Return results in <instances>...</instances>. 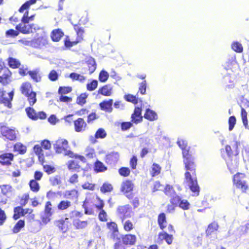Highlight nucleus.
<instances>
[{
	"mask_svg": "<svg viewBox=\"0 0 249 249\" xmlns=\"http://www.w3.org/2000/svg\"><path fill=\"white\" fill-rule=\"evenodd\" d=\"M171 202L173 205L178 204L179 207L183 210H188L190 207L189 202L186 199H181L180 196H176L171 199Z\"/></svg>",
	"mask_w": 249,
	"mask_h": 249,
	"instance_id": "nucleus-7",
	"label": "nucleus"
},
{
	"mask_svg": "<svg viewBox=\"0 0 249 249\" xmlns=\"http://www.w3.org/2000/svg\"><path fill=\"white\" fill-rule=\"evenodd\" d=\"M107 135L106 132L103 128H99L96 132L95 136L96 138L103 139L106 137Z\"/></svg>",
	"mask_w": 249,
	"mask_h": 249,
	"instance_id": "nucleus-60",
	"label": "nucleus"
},
{
	"mask_svg": "<svg viewBox=\"0 0 249 249\" xmlns=\"http://www.w3.org/2000/svg\"><path fill=\"white\" fill-rule=\"evenodd\" d=\"M132 123L130 122H123L121 124V129L123 131H125L132 126Z\"/></svg>",
	"mask_w": 249,
	"mask_h": 249,
	"instance_id": "nucleus-64",
	"label": "nucleus"
},
{
	"mask_svg": "<svg viewBox=\"0 0 249 249\" xmlns=\"http://www.w3.org/2000/svg\"><path fill=\"white\" fill-rule=\"evenodd\" d=\"M90 73H93L96 69V62L94 58L90 57L87 61Z\"/></svg>",
	"mask_w": 249,
	"mask_h": 249,
	"instance_id": "nucleus-34",
	"label": "nucleus"
},
{
	"mask_svg": "<svg viewBox=\"0 0 249 249\" xmlns=\"http://www.w3.org/2000/svg\"><path fill=\"white\" fill-rule=\"evenodd\" d=\"M112 104L113 100L109 99L107 101H104L100 103L99 106L102 110L110 113L113 110L112 107Z\"/></svg>",
	"mask_w": 249,
	"mask_h": 249,
	"instance_id": "nucleus-15",
	"label": "nucleus"
},
{
	"mask_svg": "<svg viewBox=\"0 0 249 249\" xmlns=\"http://www.w3.org/2000/svg\"><path fill=\"white\" fill-rule=\"evenodd\" d=\"M8 63L9 66L13 68H18L20 65L19 62L18 60L12 57H10L9 58Z\"/></svg>",
	"mask_w": 249,
	"mask_h": 249,
	"instance_id": "nucleus-49",
	"label": "nucleus"
},
{
	"mask_svg": "<svg viewBox=\"0 0 249 249\" xmlns=\"http://www.w3.org/2000/svg\"><path fill=\"white\" fill-rule=\"evenodd\" d=\"M24 225H25V222H24V220H19L16 223V224L15 225V226L13 229V232L15 233H17L18 232L20 231L21 228L24 227Z\"/></svg>",
	"mask_w": 249,
	"mask_h": 249,
	"instance_id": "nucleus-40",
	"label": "nucleus"
},
{
	"mask_svg": "<svg viewBox=\"0 0 249 249\" xmlns=\"http://www.w3.org/2000/svg\"><path fill=\"white\" fill-rule=\"evenodd\" d=\"M125 100L128 102H132L134 104L138 103V99L135 96L131 94L125 95L124 96Z\"/></svg>",
	"mask_w": 249,
	"mask_h": 249,
	"instance_id": "nucleus-56",
	"label": "nucleus"
},
{
	"mask_svg": "<svg viewBox=\"0 0 249 249\" xmlns=\"http://www.w3.org/2000/svg\"><path fill=\"white\" fill-rule=\"evenodd\" d=\"M119 155L117 152H112L106 155V162L109 164H114L118 160Z\"/></svg>",
	"mask_w": 249,
	"mask_h": 249,
	"instance_id": "nucleus-14",
	"label": "nucleus"
},
{
	"mask_svg": "<svg viewBox=\"0 0 249 249\" xmlns=\"http://www.w3.org/2000/svg\"><path fill=\"white\" fill-rule=\"evenodd\" d=\"M35 153L38 156L39 161H43L44 159L43 150L39 145H36L34 147Z\"/></svg>",
	"mask_w": 249,
	"mask_h": 249,
	"instance_id": "nucleus-33",
	"label": "nucleus"
},
{
	"mask_svg": "<svg viewBox=\"0 0 249 249\" xmlns=\"http://www.w3.org/2000/svg\"><path fill=\"white\" fill-rule=\"evenodd\" d=\"M14 149L18 151L20 154H24L26 152V147L21 143L18 142L14 145Z\"/></svg>",
	"mask_w": 249,
	"mask_h": 249,
	"instance_id": "nucleus-43",
	"label": "nucleus"
},
{
	"mask_svg": "<svg viewBox=\"0 0 249 249\" xmlns=\"http://www.w3.org/2000/svg\"><path fill=\"white\" fill-rule=\"evenodd\" d=\"M113 87L110 84L106 85L100 88L98 93L106 96H109L112 94Z\"/></svg>",
	"mask_w": 249,
	"mask_h": 249,
	"instance_id": "nucleus-16",
	"label": "nucleus"
},
{
	"mask_svg": "<svg viewBox=\"0 0 249 249\" xmlns=\"http://www.w3.org/2000/svg\"><path fill=\"white\" fill-rule=\"evenodd\" d=\"M70 77L73 80H77L80 82H84L86 79V77L83 75L75 72L71 73Z\"/></svg>",
	"mask_w": 249,
	"mask_h": 249,
	"instance_id": "nucleus-37",
	"label": "nucleus"
},
{
	"mask_svg": "<svg viewBox=\"0 0 249 249\" xmlns=\"http://www.w3.org/2000/svg\"><path fill=\"white\" fill-rule=\"evenodd\" d=\"M226 162L227 166L231 173H233L236 171L237 167V162L235 161L233 162L230 160H226Z\"/></svg>",
	"mask_w": 249,
	"mask_h": 249,
	"instance_id": "nucleus-36",
	"label": "nucleus"
},
{
	"mask_svg": "<svg viewBox=\"0 0 249 249\" xmlns=\"http://www.w3.org/2000/svg\"><path fill=\"white\" fill-rule=\"evenodd\" d=\"M1 193L7 196L11 195L12 187L10 185L3 184L0 186Z\"/></svg>",
	"mask_w": 249,
	"mask_h": 249,
	"instance_id": "nucleus-24",
	"label": "nucleus"
},
{
	"mask_svg": "<svg viewBox=\"0 0 249 249\" xmlns=\"http://www.w3.org/2000/svg\"><path fill=\"white\" fill-rule=\"evenodd\" d=\"M65 223V222L63 220H58L56 222V225L63 232H65L67 228Z\"/></svg>",
	"mask_w": 249,
	"mask_h": 249,
	"instance_id": "nucleus-61",
	"label": "nucleus"
},
{
	"mask_svg": "<svg viewBox=\"0 0 249 249\" xmlns=\"http://www.w3.org/2000/svg\"><path fill=\"white\" fill-rule=\"evenodd\" d=\"M74 129L77 132H81L85 130L87 124L83 119L79 118L74 122Z\"/></svg>",
	"mask_w": 249,
	"mask_h": 249,
	"instance_id": "nucleus-13",
	"label": "nucleus"
},
{
	"mask_svg": "<svg viewBox=\"0 0 249 249\" xmlns=\"http://www.w3.org/2000/svg\"><path fill=\"white\" fill-rule=\"evenodd\" d=\"M14 155L10 153H6L0 155V163L3 165H10L13 160Z\"/></svg>",
	"mask_w": 249,
	"mask_h": 249,
	"instance_id": "nucleus-12",
	"label": "nucleus"
},
{
	"mask_svg": "<svg viewBox=\"0 0 249 249\" xmlns=\"http://www.w3.org/2000/svg\"><path fill=\"white\" fill-rule=\"evenodd\" d=\"M158 242L165 240L166 242L170 245L173 241V236L168 234L166 232H161L158 235Z\"/></svg>",
	"mask_w": 249,
	"mask_h": 249,
	"instance_id": "nucleus-17",
	"label": "nucleus"
},
{
	"mask_svg": "<svg viewBox=\"0 0 249 249\" xmlns=\"http://www.w3.org/2000/svg\"><path fill=\"white\" fill-rule=\"evenodd\" d=\"M0 131L2 136L10 141L16 140L17 132L15 129L0 124Z\"/></svg>",
	"mask_w": 249,
	"mask_h": 249,
	"instance_id": "nucleus-5",
	"label": "nucleus"
},
{
	"mask_svg": "<svg viewBox=\"0 0 249 249\" xmlns=\"http://www.w3.org/2000/svg\"><path fill=\"white\" fill-rule=\"evenodd\" d=\"M26 96L27 98V100L30 106H33L36 103V93L35 92L33 91L28 95H26Z\"/></svg>",
	"mask_w": 249,
	"mask_h": 249,
	"instance_id": "nucleus-35",
	"label": "nucleus"
},
{
	"mask_svg": "<svg viewBox=\"0 0 249 249\" xmlns=\"http://www.w3.org/2000/svg\"><path fill=\"white\" fill-rule=\"evenodd\" d=\"M64 34L62 31L59 29H55L53 30L51 33V37L53 41H59L61 38L63 36Z\"/></svg>",
	"mask_w": 249,
	"mask_h": 249,
	"instance_id": "nucleus-20",
	"label": "nucleus"
},
{
	"mask_svg": "<svg viewBox=\"0 0 249 249\" xmlns=\"http://www.w3.org/2000/svg\"><path fill=\"white\" fill-rule=\"evenodd\" d=\"M1 72L3 74L0 76V83L2 85H6L10 82L9 77L11 72L8 69L4 66L3 62L0 60V73Z\"/></svg>",
	"mask_w": 249,
	"mask_h": 249,
	"instance_id": "nucleus-6",
	"label": "nucleus"
},
{
	"mask_svg": "<svg viewBox=\"0 0 249 249\" xmlns=\"http://www.w3.org/2000/svg\"><path fill=\"white\" fill-rule=\"evenodd\" d=\"M50 182L52 185L56 186L61 184V178L60 176L56 175L50 178Z\"/></svg>",
	"mask_w": 249,
	"mask_h": 249,
	"instance_id": "nucleus-31",
	"label": "nucleus"
},
{
	"mask_svg": "<svg viewBox=\"0 0 249 249\" xmlns=\"http://www.w3.org/2000/svg\"><path fill=\"white\" fill-rule=\"evenodd\" d=\"M218 225L216 223H213L208 226V227L206 231V233L207 236L211 235V234L214 231L217 230Z\"/></svg>",
	"mask_w": 249,
	"mask_h": 249,
	"instance_id": "nucleus-32",
	"label": "nucleus"
},
{
	"mask_svg": "<svg viewBox=\"0 0 249 249\" xmlns=\"http://www.w3.org/2000/svg\"><path fill=\"white\" fill-rule=\"evenodd\" d=\"M13 92H10L7 94L8 97H6L5 92L0 89V101L9 108L12 107L11 101L13 99Z\"/></svg>",
	"mask_w": 249,
	"mask_h": 249,
	"instance_id": "nucleus-8",
	"label": "nucleus"
},
{
	"mask_svg": "<svg viewBox=\"0 0 249 249\" xmlns=\"http://www.w3.org/2000/svg\"><path fill=\"white\" fill-rule=\"evenodd\" d=\"M130 206L128 205L120 206L117 209V213L121 220L130 217Z\"/></svg>",
	"mask_w": 249,
	"mask_h": 249,
	"instance_id": "nucleus-10",
	"label": "nucleus"
},
{
	"mask_svg": "<svg viewBox=\"0 0 249 249\" xmlns=\"http://www.w3.org/2000/svg\"><path fill=\"white\" fill-rule=\"evenodd\" d=\"M94 171L97 172H103L107 170V167L99 160H97L94 164Z\"/></svg>",
	"mask_w": 249,
	"mask_h": 249,
	"instance_id": "nucleus-25",
	"label": "nucleus"
},
{
	"mask_svg": "<svg viewBox=\"0 0 249 249\" xmlns=\"http://www.w3.org/2000/svg\"><path fill=\"white\" fill-rule=\"evenodd\" d=\"M28 73L32 79H33L34 81L36 82L40 81L41 77L40 74L39 73L38 71L36 70L34 71H29Z\"/></svg>",
	"mask_w": 249,
	"mask_h": 249,
	"instance_id": "nucleus-30",
	"label": "nucleus"
},
{
	"mask_svg": "<svg viewBox=\"0 0 249 249\" xmlns=\"http://www.w3.org/2000/svg\"><path fill=\"white\" fill-rule=\"evenodd\" d=\"M109 77L108 72L105 70H102L99 73V79L102 82H106Z\"/></svg>",
	"mask_w": 249,
	"mask_h": 249,
	"instance_id": "nucleus-47",
	"label": "nucleus"
},
{
	"mask_svg": "<svg viewBox=\"0 0 249 249\" xmlns=\"http://www.w3.org/2000/svg\"><path fill=\"white\" fill-rule=\"evenodd\" d=\"M52 204L50 201H48L46 203L44 211L45 215L52 216L53 214V211L52 210Z\"/></svg>",
	"mask_w": 249,
	"mask_h": 249,
	"instance_id": "nucleus-46",
	"label": "nucleus"
},
{
	"mask_svg": "<svg viewBox=\"0 0 249 249\" xmlns=\"http://www.w3.org/2000/svg\"><path fill=\"white\" fill-rule=\"evenodd\" d=\"M53 145L56 152L62 153L70 157H73L74 153L72 151L67 149L68 148V143L67 140L63 139H59L55 142Z\"/></svg>",
	"mask_w": 249,
	"mask_h": 249,
	"instance_id": "nucleus-2",
	"label": "nucleus"
},
{
	"mask_svg": "<svg viewBox=\"0 0 249 249\" xmlns=\"http://www.w3.org/2000/svg\"><path fill=\"white\" fill-rule=\"evenodd\" d=\"M88 95L86 93H82L77 99L76 102L78 104L83 106L86 102V99Z\"/></svg>",
	"mask_w": 249,
	"mask_h": 249,
	"instance_id": "nucleus-48",
	"label": "nucleus"
},
{
	"mask_svg": "<svg viewBox=\"0 0 249 249\" xmlns=\"http://www.w3.org/2000/svg\"><path fill=\"white\" fill-rule=\"evenodd\" d=\"M231 48L234 51L237 53H241L243 51V47L242 44L238 42H233L231 44Z\"/></svg>",
	"mask_w": 249,
	"mask_h": 249,
	"instance_id": "nucleus-45",
	"label": "nucleus"
},
{
	"mask_svg": "<svg viewBox=\"0 0 249 249\" xmlns=\"http://www.w3.org/2000/svg\"><path fill=\"white\" fill-rule=\"evenodd\" d=\"M164 193L166 195L170 196L171 198H173L176 196H177L173 188V187L170 185H167L166 186L163 188Z\"/></svg>",
	"mask_w": 249,
	"mask_h": 249,
	"instance_id": "nucleus-28",
	"label": "nucleus"
},
{
	"mask_svg": "<svg viewBox=\"0 0 249 249\" xmlns=\"http://www.w3.org/2000/svg\"><path fill=\"white\" fill-rule=\"evenodd\" d=\"M58 73L54 70H52L48 75L49 79L52 81H56L58 78Z\"/></svg>",
	"mask_w": 249,
	"mask_h": 249,
	"instance_id": "nucleus-55",
	"label": "nucleus"
},
{
	"mask_svg": "<svg viewBox=\"0 0 249 249\" xmlns=\"http://www.w3.org/2000/svg\"><path fill=\"white\" fill-rule=\"evenodd\" d=\"M95 197H96V196L93 193L87 194L85 200L84 202V204L83 205V207H85L86 205H87V204H88L89 203H92V201L91 200V199L94 198Z\"/></svg>",
	"mask_w": 249,
	"mask_h": 249,
	"instance_id": "nucleus-54",
	"label": "nucleus"
},
{
	"mask_svg": "<svg viewBox=\"0 0 249 249\" xmlns=\"http://www.w3.org/2000/svg\"><path fill=\"white\" fill-rule=\"evenodd\" d=\"M113 189V187L111 184L108 183H105L101 187V191L102 193L110 192Z\"/></svg>",
	"mask_w": 249,
	"mask_h": 249,
	"instance_id": "nucleus-51",
	"label": "nucleus"
},
{
	"mask_svg": "<svg viewBox=\"0 0 249 249\" xmlns=\"http://www.w3.org/2000/svg\"><path fill=\"white\" fill-rule=\"evenodd\" d=\"M122 240L124 244L133 245L135 244L137 237L133 234H126L123 237Z\"/></svg>",
	"mask_w": 249,
	"mask_h": 249,
	"instance_id": "nucleus-18",
	"label": "nucleus"
},
{
	"mask_svg": "<svg viewBox=\"0 0 249 249\" xmlns=\"http://www.w3.org/2000/svg\"><path fill=\"white\" fill-rule=\"evenodd\" d=\"M241 117L244 125L246 128L249 129L248 124L247 112L243 108L241 109Z\"/></svg>",
	"mask_w": 249,
	"mask_h": 249,
	"instance_id": "nucleus-44",
	"label": "nucleus"
},
{
	"mask_svg": "<svg viewBox=\"0 0 249 249\" xmlns=\"http://www.w3.org/2000/svg\"><path fill=\"white\" fill-rule=\"evenodd\" d=\"M144 117L151 121L156 120L158 119V115L157 113L150 109H147L144 114Z\"/></svg>",
	"mask_w": 249,
	"mask_h": 249,
	"instance_id": "nucleus-22",
	"label": "nucleus"
},
{
	"mask_svg": "<svg viewBox=\"0 0 249 249\" xmlns=\"http://www.w3.org/2000/svg\"><path fill=\"white\" fill-rule=\"evenodd\" d=\"M21 92L25 96L28 95L33 91L31 85L29 83H25L22 84L21 87Z\"/></svg>",
	"mask_w": 249,
	"mask_h": 249,
	"instance_id": "nucleus-26",
	"label": "nucleus"
},
{
	"mask_svg": "<svg viewBox=\"0 0 249 249\" xmlns=\"http://www.w3.org/2000/svg\"><path fill=\"white\" fill-rule=\"evenodd\" d=\"M246 176L244 174L238 173L233 176V184L238 188L240 189L242 192H245L248 188L246 180Z\"/></svg>",
	"mask_w": 249,
	"mask_h": 249,
	"instance_id": "nucleus-3",
	"label": "nucleus"
},
{
	"mask_svg": "<svg viewBox=\"0 0 249 249\" xmlns=\"http://www.w3.org/2000/svg\"><path fill=\"white\" fill-rule=\"evenodd\" d=\"M121 221L124 229L126 231H130L134 229V224L131 220L124 219L121 220Z\"/></svg>",
	"mask_w": 249,
	"mask_h": 249,
	"instance_id": "nucleus-23",
	"label": "nucleus"
},
{
	"mask_svg": "<svg viewBox=\"0 0 249 249\" xmlns=\"http://www.w3.org/2000/svg\"><path fill=\"white\" fill-rule=\"evenodd\" d=\"M78 191L75 189L66 190L63 193L64 197L69 199H76L78 197Z\"/></svg>",
	"mask_w": 249,
	"mask_h": 249,
	"instance_id": "nucleus-19",
	"label": "nucleus"
},
{
	"mask_svg": "<svg viewBox=\"0 0 249 249\" xmlns=\"http://www.w3.org/2000/svg\"><path fill=\"white\" fill-rule=\"evenodd\" d=\"M151 168V174L152 176H157L160 173L161 168L158 164L154 163Z\"/></svg>",
	"mask_w": 249,
	"mask_h": 249,
	"instance_id": "nucleus-52",
	"label": "nucleus"
},
{
	"mask_svg": "<svg viewBox=\"0 0 249 249\" xmlns=\"http://www.w3.org/2000/svg\"><path fill=\"white\" fill-rule=\"evenodd\" d=\"M98 86V81L96 80H92L87 85V89L89 91L95 90Z\"/></svg>",
	"mask_w": 249,
	"mask_h": 249,
	"instance_id": "nucleus-50",
	"label": "nucleus"
},
{
	"mask_svg": "<svg viewBox=\"0 0 249 249\" xmlns=\"http://www.w3.org/2000/svg\"><path fill=\"white\" fill-rule=\"evenodd\" d=\"M239 145V143L237 141L234 140L232 141L230 143V145H231L232 150L233 152H234V155H238L239 153V151L238 149Z\"/></svg>",
	"mask_w": 249,
	"mask_h": 249,
	"instance_id": "nucleus-58",
	"label": "nucleus"
},
{
	"mask_svg": "<svg viewBox=\"0 0 249 249\" xmlns=\"http://www.w3.org/2000/svg\"><path fill=\"white\" fill-rule=\"evenodd\" d=\"M158 224L161 229L163 230L166 226L167 222L166 220L165 214L161 213L158 216Z\"/></svg>",
	"mask_w": 249,
	"mask_h": 249,
	"instance_id": "nucleus-27",
	"label": "nucleus"
},
{
	"mask_svg": "<svg viewBox=\"0 0 249 249\" xmlns=\"http://www.w3.org/2000/svg\"><path fill=\"white\" fill-rule=\"evenodd\" d=\"M177 143L182 149L183 163L187 170L185 174V181L192 192L195 193V195L197 196L199 192V187L195 176V158L192 152L189 151V147L188 146L187 142L185 140L178 139Z\"/></svg>",
	"mask_w": 249,
	"mask_h": 249,
	"instance_id": "nucleus-1",
	"label": "nucleus"
},
{
	"mask_svg": "<svg viewBox=\"0 0 249 249\" xmlns=\"http://www.w3.org/2000/svg\"><path fill=\"white\" fill-rule=\"evenodd\" d=\"M119 173L121 176L127 177L130 174V170L128 168L122 167L119 170Z\"/></svg>",
	"mask_w": 249,
	"mask_h": 249,
	"instance_id": "nucleus-63",
	"label": "nucleus"
},
{
	"mask_svg": "<svg viewBox=\"0 0 249 249\" xmlns=\"http://www.w3.org/2000/svg\"><path fill=\"white\" fill-rule=\"evenodd\" d=\"M73 224L77 229H79L86 227L88 225V222L87 221H81L79 219H74Z\"/></svg>",
	"mask_w": 249,
	"mask_h": 249,
	"instance_id": "nucleus-29",
	"label": "nucleus"
},
{
	"mask_svg": "<svg viewBox=\"0 0 249 249\" xmlns=\"http://www.w3.org/2000/svg\"><path fill=\"white\" fill-rule=\"evenodd\" d=\"M26 111L28 115V116L32 119V120H37V113L36 111L32 107H28L26 108Z\"/></svg>",
	"mask_w": 249,
	"mask_h": 249,
	"instance_id": "nucleus-39",
	"label": "nucleus"
},
{
	"mask_svg": "<svg viewBox=\"0 0 249 249\" xmlns=\"http://www.w3.org/2000/svg\"><path fill=\"white\" fill-rule=\"evenodd\" d=\"M146 82L145 80H143L142 82L140 84L139 91L140 93L143 95L146 92Z\"/></svg>",
	"mask_w": 249,
	"mask_h": 249,
	"instance_id": "nucleus-62",
	"label": "nucleus"
},
{
	"mask_svg": "<svg viewBox=\"0 0 249 249\" xmlns=\"http://www.w3.org/2000/svg\"><path fill=\"white\" fill-rule=\"evenodd\" d=\"M71 206V202L68 200H62L58 204L57 207L59 210H64Z\"/></svg>",
	"mask_w": 249,
	"mask_h": 249,
	"instance_id": "nucleus-42",
	"label": "nucleus"
},
{
	"mask_svg": "<svg viewBox=\"0 0 249 249\" xmlns=\"http://www.w3.org/2000/svg\"><path fill=\"white\" fill-rule=\"evenodd\" d=\"M28 14V11H26L24 13L22 18V21L23 22H29L30 21H33L34 20L35 15H31V16H29Z\"/></svg>",
	"mask_w": 249,
	"mask_h": 249,
	"instance_id": "nucleus-59",
	"label": "nucleus"
},
{
	"mask_svg": "<svg viewBox=\"0 0 249 249\" xmlns=\"http://www.w3.org/2000/svg\"><path fill=\"white\" fill-rule=\"evenodd\" d=\"M36 1V0H29L24 3L19 9V12L20 13L23 12L25 10H26L29 8L30 5L35 4Z\"/></svg>",
	"mask_w": 249,
	"mask_h": 249,
	"instance_id": "nucleus-38",
	"label": "nucleus"
},
{
	"mask_svg": "<svg viewBox=\"0 0 249 249\" xmlns=\"http://www.w3.org/2000/svg\"><path fill=\"white\" fill-rule=\"evenodd\" d=\"M32 47L42 48L48 44V38L46 36H40L32 40Z\"/></svg>",
	"mask_w": 249,
	"mask_h": 249,
	"instance_id": "nucleus-9",
	"label": "nucleus"
},
{
	"mask_svg": "<svg viewBox=\"0 0 249 249\" xmlns=\"http://www.w3.org/2000/svg\"><path fill=\"white\" fill-rule=\"evenodd\" d=\"M29 185L31 190L34 192H37L39 189L38 183L35 180H32L30 181Z\"/></svg>",
	"mask_w": 249,
	"mask_h": 249,
	"instance_id": "nucleus-53",
	"label": "nucleus"
},
{
	"mask_svg": "<svg viewBox=\"0 0 249 249\" xmlns=\"http://www.w3.org/2000/svg\"><path fill=\"white\" fill-rule=\"evenodd\" d=\"M133 184L130 180H126L122 183L121 186V191L125 193H128L132 191Z\"/></svg>",
	"mask_w": 249,
	"mask_h": 249,
	"instance_id": "nucleus-21",
	"label": "nucleus"
},
{
	"mask_svg": "<svg viewBox=\"0 0 249 249\" xmlns=\"http://www.w3.org/2000/svg\"><path fill=\"white\" fill-rule=\"evenodd\" d=\"M236 120L235 117L234 116H231L229 119V130L231 131L236 124Z\"/></svg>",
	"mask_w": 249,
	"mask_h": 249,
	"instance_id": "nucleus-57",
	"label": "nucleus"
},
{
	"mask_svg": "<svg viewBox=\"0 0 249 249\" xmlns=\"http://www.w3.org/2000/svg\"><path fill=\"white\" fill-rule=\"evenodd\" d=\"M131 122L135 124H138L142 121V109L141 107H135L133 113L131 115Z\"/></svg>",
	"mask_w": 249,
	"mask_h": 249,
	"instance_id": "nucleus-11",
	"label": "nucleus"
},
{
	"mask_svg": "<svg viewBox=\"0 0 249 249\" xmlns=\"http://www.w3.org/2000/svg\"><path fill=\"white\" fill-rule=\"evenodd\" d=\"M84 154H85L86 157L89 159L93 158V157H94L95 156V153L94 149L93 148L90 147H88L86 149Z\"/></svg>",
	"mask_w": 249,
	"mask_h": 249,
	"instance_id": "nucleus-41",
	"label": "nucleus"
},
{
	"mask_svg": "<svg viewBox=\"0 0 249 249\" xmlns=\"http://www.w3.org/2000/svg\"><path fill=\"white\" fill-rule=\"evenodd\" d=\"M28 23V22H23L21 20V23L16 26V29L24 34H29L36 32L39 29L37 25L34 24H27Z\"/></svg>",
	"mask_w": 249,
	"mask_h": 249,
	"instance_id": "nucleus-4",
	"label": "nucleus"
}]
</instances>
